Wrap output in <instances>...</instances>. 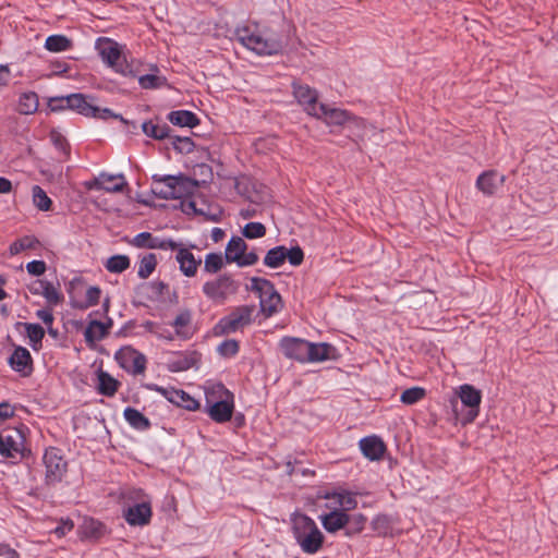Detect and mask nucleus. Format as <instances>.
I'll return each instance as SVG.
<instances>
[{
	"label": "nucleus",
	"instance_id": "obj_1",
	"mask_svg": "<svg viewBox=\"0 0 558 558\" xmlns=\"http://www.w3.org/2000/svg\"><path fill=\"white\" fill-rule=\"evenodd\" d=\"M283 47L282 36L272 28L251 21L246 24V49L258 56H274Z\"/></svg>",
	"mask_w": 558,
	"mask_h": 558
},
{
	"label": "nucleus",
	"instance_id": "obj_2",
	"mask_svg": "<svg viewBox=\"0 0 558 558\" xmlns=\"http://www.w3.org/2000/svg\"><path fill=\"white\" fill-rule=\"evenodd\" d=\"M291 531L304 554L315 555L323 548L325 536L311 517L301 513L293 515Z\"/></svg>",
	"mask_w": 558,
	"mask_h": 558
},
{
	"label": "nucleus",
	"instance_id": "obj_3",
	"mask_svg": "<svg viewBox=\"0 0 558 558\" xmlns=\"http://www.w3.org/2000/svg\"><path fill=\"white\" fill-rule=\"evenodd\" d=\"M251 281V288H246V302L250 301V304H246V319L252 315L253 308L256 306L255 302H258L265 316H271L278 312L281 298L272 283L262 278H252Z\"/></svg>",
	"mask_w": 558,
	"mask_h": 558
},
{
	"label": "nucleus",
	"instance_id": "obj_4",
	"mask_svg": "<svg viewBox=\"0 0 558 558\" xmlns=\"http://www.w3.org/2000/svg\"><path fill=\"white\" fill-rule=\"evenodd\" d=\"M27 428L5 427L0 430V456L12 463H16L31 454L26 440Z\"/></svg>",
	"mask_w": 558,
	"mask_h": 558
},
{
	"label": "nucleus",
	"instance_id": "obj_5",
	"mask_svg": "<svg viewBox=\"0 0 558 558\" xmlns=\"http://www.w3.org/2000/svg\"><path fill=\"white\" fill-rule=\"evenodd\" d=\"M195 180L183 175H153L151 191L163 199H177L189 196L197 189Z\"/></svg>",
	"mask_w": 558,
	"mask_h": 558
},
{
	"label": "nucleus",
	"instance_id": "obj_6",
	"mask_svg": "<svg viewBox=\"0 0 558 558\" xmlns=\"http://www.w3.org/2000/svg\"><path fill=\"white\" fill-rule=\"evenodd\" d=\"M97 49L107 65L123 75L131 73L121 48L116 41L109 38H100L97 43Z\"/></svg>",
	"mask_w": 558,
	"mask_h": 558
},
{
	"label": "nucleus",
	"instance_id": "obj_7",
	"mask_svg": "<svg viewBox=\"0 0 558 558\" xmlns=\"http://www.w3.org/2000/svg\"><path fill=\"white\" fill-rule=\"evenodd\" d=\"M239 284L228 276H221L214 280L205 282L203 286L204 294L216 303H223L231 295L235 294Z\"/></svg>",
	"mask_w": 558,
	"mask_h": 558
},
{
	"label": "nucleus",
	"instance_id": "obj_8",
	"mask_svg": "<svg viewBox=\"0 0 558 558\" xmlns=\"http://www.w3.org/2000/svg\"><path fill=\"white\" fill-rule=\"evenodd\" d=\"M44 463L48 484L59 483L66 473L68 463L58 448L51 447L45 451Z\"/></svg>",
	"mask_w": 558,
	"mask_h": 558
},
{
	"label": "nucleus",
	"instance_id": "obj_9",
	"mask_svg": "<svg viewBox=\"0 0 558 558\" xmlns=\"http://www.w3.org/2000/svg\"><path fill=\"white\" fill-rule=\"evenodd\" d=\"M114 359L124 371L133 375H142L146 369L145 355L132 347L121 348Z\"/></svg>",
	"mask_w": 558,
	"mask_h": 558
},
{
	"label": "nucleus",
	"instance_id": "obj_10",
	"mask_svg": "<svg viewBox=\"0 0 558 558\" xmlns=\"http://www.w3.org/2000/svg\"><path fill=\"white\" fill-rule=\"evenodd\" d=\"M87 190L106 191L108 193L123 192L128 187V182L123 174L99 173L98 177L85 182Z\"/></svg>",
	"mask_w": 558,
	"mask_h": 558
},
{
	"label": "nucleus",
	"instance_id": "obj_11",
	"mask_svg": "<svg viewBox=\"0 0 558 558\" xmlns=\"http://www.w3.org/2000/svg\"><path fill=\"white\" fill-rule=\"evenodd\" d=\"M292 88L296 101L310 116L315 117L319 109H324L323 104L318 102V93L315 88L301 83H293Z\"/></svg>",
	"mask_w": 558,
	"mask_h": 558
},
{
	"label": "nucleus",
	"instance_id": "obj_12",
	"mask_svg": "<svg viewBox=\"0 0 558 558\" xmlns=\"http://www.w3.org/2000/svg\"><path fill=\"white\" fill-rule=\"evenodd\" d=\"M457 392L462 404L469 409L463 418L464 423H472L480 413L482 393L478 389L469 384L461 385Z\"/></svg>",
	"mask_w": 558,
	"mask_h": 558
},
{
	"label": "nucleus",
	"instance_id": "obj_13",
	"mask_svg": "<svg viewBox=\"0 0 558 558\" xmlns=\"http://www.w3.org/2000/svg\"><path fill=\"white\" fill-rule=\"evenodd\" d=\"M308 345L310 341L294 337H283L279 342L282 354L300 363H307Z\"/></svg>",
	"mask_w": 558,
	"mask_h": 558
},
{
	"label": "nucleus",
	"instance_id": "obj_14",
	"mask_svg": "<svg viewBox=\"0 0 558 558\" xmlns=\"http://www.w3.org/2000/svg\"><path fill=\"white\" fill-rule=\"evenodd\" d=\"M132 246L137 248H148V250H177L179 243L170 240V239H161L153 235L150 232H141L136 234L129 242Z\"/></svg>",
	"mask_w": 558,
	"mask_h": 558
},
{
	"label": "nucleus",
	"instance_id": "obj_15",
	"mask_svg": "<svg viewBox=\"0 0 558 558\" xmlns=\"http://www.w3.org/2000/svg\"><path fill=\"white\" fill-rule=\"evenodd\" d=\"M325 499L329 501L327 508H336L344 513L357 507L356 494L345 489L326 493Z\"/></svg>",
	"mask_w": 558,
	"mask_h": 558
},
{
	"label": "nucleus",
	"instance_id": "obj_16",
	"mask_svg": "<svg viewBox=\"0 0 558 558\" xmlns=\"http://www.w3.org/2000/svg\"><path fill=\"white\" fill-rule=\"evenodd\" d=\"M323 107L324 109H319L315 118L323 119L327 125L341 126L354 119L348 110L330 107L326 104H323Z\"/></svg>",
	"mask_w": 558,
	"mask_h": 558
},
{
	"label": "nucleus",
	"instance_id": "obj_17",
	"mask_svg": "<svg viewBox=\"0 0 558 558\" xmlns=\"http://www.w3.org/2000/svg\"><path fill=\"white\" fill-rule=\"evenodd\" d=\"M359 447L365 458L371 461L380 460L386 452V445L380 437L376 435L367 436L359 441Z\"/></svg>",
	"mask_w": 558,
	"mask_h": 558
},
{
	"label": "nucleus",
	"instance_id": "obj_18",
	"mask_svg": "<svg viewBox=\"0 0 558 558\" xmlns=\"http://www.w3.org/2000/svg\"><path fill=\"white\" fill-rule=\"evenodd\" d=\"M505 175L495 170L484 171L476 180V187L485 195L492 196L504 185Z\"/></svg>",
	"mask_w": 558,
	"mask_h": 558
},
{
	"label": "nucleus",
	"instance_id": "obj_19",
	"mask_svg": "<svg viewBox=\"0 0 558 558\" xmlns=\"http://www.w3.org/2000/svg\"><path fill=\"white\" fill-rule=\"evenodd\" d=\"M124 519L130 525H145L151 518V508L148 502L136 504L124 511Z\"/></svg>",
	"mask_w": 558,
	"mask_h": 558
},
{
	"label": "nucleus",
	"instance_id": "obj_20",
	"mask_svg": "<svg viewBox=\"0 0 558 558\" xmlns=\"http://www.w3.org/2000/svg\"><path fill=\"white\" fill-rule=\"evenodd\" d=\"M332 510L329 513L322 514L319 517L323 527L328 533H336L342 529H344L349 521L350 515L340 511L336 508H331Z\"/></svg>",
	"mask_w": 558,
	"mask_h": 558
},
{
	"label": "nucleus",
	"instance_id": "obj_21",
	"mask_svg": "<svg viewBox=\"0 0 558 558\" xmlns=\"http://www.w3.org/2000/svg\"><path fill=\"white\" fill-rule=\"evenodd\" d=\"M78 533L82 539L98 541L106 533V526L98 520L93 518H85L78 527Z\"/></svg>",
	"mask_w": 558,
	"mask_h": 558
},
{
	"label": "nucleus",
	"instance_id": "obj_22",
	"mask_svg": "<svg viewBox=\"0 0 558 558\" xmlns=\"http://www.w3.org/2000/svg\"><path fill=\"white\" fill-rule=\"evenodd\" d=\"M206 409L214 421L222 423L231 418L233 407L227 399L216 400L211 398L209 404H206Z\"/></svg>",
	"mask_w": 558,
	"mask_h": 558
},
{
	"label": "nucleus",
	"instance_id": "obj_23",
	"mask_svg": "<svg viewBox=\"0 0 558 558\" xmlns=\"http://www.w3.org/2000/svg\"><path fill=\"white\" fill-rule=\"evenodd\" d=\"M9 363L14 371L20 372L23 375H28L32 372L31 353L23 347H19L13 351L9 359Z\"/></svg>",
	"mask_w": 558,
	"mask_h": 558
},
{
	"label": "nucleus",
	"instance_id": "obj_24",
	"mask_svg": "<svg viewBox=\"0 0 558 558\" xmlns=\"http://www.w3.org/2000/svg\"><path fill=\"white\" fill-rule=\"evenodd\" d=\"M336 357V349L333 345L320 342H310L308 345V360L307 363L324 362Z\"/></svg>",
	"mask_w": 558,
	"mask_h": 558
},
{
	"label": "nucleus",
	"instance_id": "obj_25",
	"mask_svg": "<svg viewBox=\"0 0 558 558\" xmlns=\"http://www.w3.org/2000/svg\"><path fill=\"white\" fill-rule=\"evenodd\" d=\"M177 250V260L180 265L181 271L187 277L194 276L201 260H196L194 255L187 248L180 247L179 245Z\"/></svg>",
	"mask_w": 558,
	"mask_h": 558
},
{
	"label": "nucleus",
	"instance_id": "obj_26",
	"mask_svg": "<svg viewBox=\"0 0 558 558\" xmlns=\"http://www.w3.org/2000/svg\"><path fill=\"white\" fill-rule=\"evenodd\" d=\"M227 263H236L239 266H244V243L240 236H233L225 253Z\"/></svg>",
	"mask_w": 558,
	"mask_h": 558
},
{
	"label": "nucleus",
	"instance_id": "obj_27",
	"mask_svg": "<svg viewBox=\"0 0 558 558\" xmlns=\"http://www.w3.org/2000/svg\"><path fill=\"white\" fill-rule=\"evenodd\" d=\"M110 327L111 322L105 324L98 320H92L84 331L85 341L89 345L95 344V342L100 341L107 336Z\"/></svg>",
	"mask_w": 558,
	"mask_h": 558
},
{
	"label": "nucleus",
	"instance_id": "obj_28",
	"mask_svg": "<svg viewBox=\"0 0 558 558\" xmlns=\"http://www.w3.org/2000/svg\"><path fill=\"white\" fill-rule=\"evenodd\" d=\"M172 326L178 337L183 339L190 338L193 335L191 311H181L174 318Z\"/></svg>",
	"mask_w": 558,
	"mask_h": 558
},
{
	"label": "nucleus",
	"instance_id": "obj_29",
	"mask_svg": "<svg viewBox=\"0 0 558 558\" xmlns=\"http://www.w3.org/2000/svg\"><path fill=\"white\" fill-rule=\"evenodd\" d=\"M97 389L99 393L112 397L118 391L120 383L107 372L99 369L97 373Z\"/></svg>",
	"mask_w": 558,
	"mask_h": 558
},
{
	"label": "nucleus",
	"instance_id": "obj_30",
	"mask_svg": "<svg viewBox=\"0 0 558 558\" xmlns=\"http://www.w3.org/2000/svg\"><path fill=\"white\" fill-rule=\"evenodd\" d=\"M69 104V109L76 110L78 113L89 117L90 114H95L96 106L88 102L84 95L82 94H71L69 95V99L66 100Z\"/></svg>",
	"mask_w": 558,
	"mask_h": 558
},
{
	"label": "nucleus",
	"instance_id": "obj_31",
	"mask_svg": "<svg viewBox=\"0 0 558 558\" xmlns=\"http://www.w3.org/2000/svg\"><path fill=\"white\" fill-rule=\"evenodd\" d=\"M269 198V189L262 184L253 182L250 186L246 184V201L254 205H260Z\"/></svg>",
	"mask_w": 558,
	"mask_h": 558
},
{
	"label": "nucleus",
	"instance_id": "obj_32",
	"mask_svg": "<svg viewBox=\"0 0 558 558\" xmlns=\"http://www.w3.org/2000/svg\"><path fill=\"white\" fill-rule=\"evenodd\" d=\"M168 120L174 125L189 128H194L199 122L197 117L187 110L172 111L169 113Z\"/></svg>",
	"mask_w": 558,
	"mask_h": 558
},
{
	"label": "nucleus",
	"instance_id": "obj_33",
	"mask_svg": "<svg viewBox=\"0 0 558 558\" xmlns=\"http://www.w3.org/2000/svg\"><path fill=\"white\" fill-rule=\"evenodd\" d=\"M38 96L36 93H24L20 96L17 110L22 114H32L38 109Z\"/></svg>",
	"mask_w": 558,
	"mask_h": 558
},
{
	"label": "nucleus",
	"instance_id": "obj_34",
	"mask_svg": "<svg viewBox=\"0 0 558 558\" xmlns=\"http://www.w3.org/2000/svg\"><path fill=\"white\" fill-rule=\"evenodd\" d=\"M142 130L145 135L155 140H163L169 136V126L167 124L156 123L153 120L144 122Z\"/></svg>",
	"mask_w": 558,
	"mask_h": 558
},
{
	"label": "nucleus",
	"instance_id": "obj_35",
	"mask_svg": "<svg viewBox=\"0 0 558 558\" xmlns=\"http://www.w3.org/2000/svg\"><path fill=\"white\" fill-rule=\"evenodd\" d=\"M36 286H38L41 289V295L50 304L57 305L62 301V294L51 282L45 280H37Z\"/></svg>",
	"mask_w": 558,
	"mask_h": 558
},
{
	"label": "nucleus",
	"instance_id": "obj_36",
	"mask_svg": "<svg viewBox=\"0 0 558 558\" xmlns=\"http://www.w3.org/2000/svg\"><path fill=\"white\" fill-rule=\"evenodd\" d=\"M124 417L131 426L137 429H146L150 425L148 418L134 408H126Z\"/></svg>",
	"mask_w": 558,
	"mask_h": 558
},
{
	"label": "nucleus",
	"instance_id": "obj_37",
	"mask_svg": "<svg viewBox=\"0 0 558 558\" xmlns=\"http://www.w3.org/2000/svg\"><path fill=\"white\" fill-rule=\"evenodd\" d=\"M131 260L126 255H113L105 264L106 269L112 274H120L130 267Z\"/></svg>",
	"mask_w": 558,
	"mask_h": 558
},
{
	"label": "nucleus",
	"instance_id": "obj_38",
	"mask_svg": "<svg viewBox=\"0 0 558 558\" xmlns=\"http://www.w3.org/2000/svg\"><path fill=\"white\" fill-rule=\"evenodd\" d=\"M157 257L155 254L149 253L144 255L138 263L137 275L141 279H147L156 269Z\"/></svg>",
	"mask_w": 558,
	"mask_h": 558
},
{
	"label": "nucleus",
	"instance_id": "obj_39",
	"mask_svg": "<svg viewBox=\"0 0 558 558\" xmlns=\"http://www.w3.org/2000/svg\"><path fill=\"white\" fill-rule=\"evenodd\" d=\"M286 262V247L276 246L268 251L264 264L270 268H278Z\"/></svg>",
	"mask_w": 558,
	"mask_h": 558
},
{
	"label": "nucleus",
	"instance_id": "obj_40",
	"mask_svg": "<svg viewBox=\"0 0 558 558\" xmlns=\"http://www.w3.org/2000/svg\"><path fill=\"white\" fill-rule=\"evenodd\" d=\"M71 47V40L63 35H51L46 39L45 48L51 52L65 51Z\"/></svg>",
	"mask_w": 558,
	"mask_h": 558
},
{
	"label": "nucleus",
	"instance_id": "obj_41",
	"mask_svg": "<svg viewBox=\"0 0 558 558\" xmlns=\"http://www.w3.org/2000/svg\"><path fill=\"white\" fill-rule=\"evenodd\" d=\"M426 396V390L422 387H412V388H409V389H405L401 396H400V401L403 403V404H407V405H412V404H415L417 402H420L421 400H423Z\"/></svg>",
	"mask_w": 558,
	"mask_h": 558
},
{
	"label": "nucleus",
	"instance_id": "obj_42",
	"mask_svg": "<svg viewBox=\"0 0 558 558\" xmlns=\"http://www.w3.org/2000/svg\"><path fill=\"white\" fill-rule=\"evenodd\" d=\"M33 202L34 205L43 211H48L51 209L52 202L47 195V193L39 186H33Z\"/></svg>",
	"mask_w": 558,
	"mask_h": 558
},
{
	"label": "nucleus",
	"instance_id": "obj_43",
	"mask_svg": "<svg viewBox=\"0 0 558 558\" xmlns=\"http://www.w3.org/2000/svg\"><path fill=\"white\" fill-rule=\"evenodd\" d=\"M37 244H38V240L36 238L26 235V236H23L16 241H14L10 245L9 252L11 255H17L19 253H21L25 250L35 248Z\"/></svg>",
	"mask_w": 558,
	"mask_h": 558
},
{
	"label": "nucleus",
	"instance_id": "obj_44",
	"mask_svg": "<svg viewBox=\"0 0 558 558\" xmlns=\"http://www.w3.org/2000/svg\"><path fill=\"white\" fill-rule=\"evenodd\" d=\"M198 361L196 353L184 354L170 364L172 372H182L193 367Z\"/></svg>",
	"mask_w": 558,
	"mask_h": 558
},
{
	"label": "nucleus",
	"instance_id": "obj_45",
	"mask_svg": "<svg viewBox=\"0 0 558 558\" xmlns=\"http://www.w3.org/2000/svg\"><path fill=\"white\" fill-rule=\"evenodd\" d=\"M229 396V391L221 384H211L206 386L205 388V402L209 404V400H223Z\"/></svg>",
	"mask_w": 558,
	"mask_h": 558
},
{
	"label": "nucleus",
	"instance_id": "obj_46",
	"mask_svg": "<svg viewBox=\"0 0 558 558\" xmlns=\"http://www.w3.org/2000/svg\"><path fill=\"white\" fill-rule=\"evenodd\" d=\"M243 314L234 313L223 319H221L219 326L221 327L223 332H232L239 329L243 324Z\"/></svg>",
	"mask_w": 558,
	"mask_h": 558
},
{
	"label": "nucleus",
	"instance_id": "obj_47",
	"mask_svg": "<svg viewBox=\"0 0 558 558\" xmlns=\"http://www.w3.org/2000/svg\"><path fill=\"white\" fill-rule=\"evenodd\" d=\"M150 389L159 392L162 397H165L169 402L178 405L180 403L181 398L183 396V390L174 389L172 387L163 388L157 385H153L149 387Z\"/></svg>",
	"mask_w": 558,
	"mask_h": 558
},
{
	"label": "nucleus",
	"instance_id": "obj_48",
	"mask_svg": "<svg viewBox=\"0 0 558 558\" xmlns=\"http://www.w3.org/2000/svg\"><path fill=\"white\" fill-rule=\"evenodd\" d=\"M223 256L218 253H209L205 257L204 269L209 274L218 272L223 266Z\"/></svg>",
	"mask_w": 558,
	"mask_h": 558
},
{
	"label": "nucleus",
	"instance_id": "obj_49",
	"mask_svg": "<svg viewBox=\"0 0 558 558\" xmlns=\"http://www.w3.org/2000/svg\"><path fill=\"white\" fill-rule=\"evenodd\" d=\"M138 83L142 88L153 89L165 85L166 78L156 74H146L138 77Z\"/></svg>",
	"mask_w": 558,
	"mask_h": 558
},
{
	"label": "nucleus",
	"instance_id": "obj_50",
	"mask_svg": "<svg viewBox=\"0 0 558 558\" xmlns=\"http://www.w3.org/2000/svg\"><path fill=\"white\" fill-rule=\"evenodd\" d=\"M50 141L54 147L60 150L65 157H69L70 147L65 137L58 131L50 132Z\"/></svg>",
	"mask_w": 558,
	"mask_h": 558
},
{
	"label": "nucleus",
	"instance_id": "obj_51",
	"mask_svg": "<svg viewBox=\"0 0 558 558\" xmlns=\"http://www.w3.org/2000/svg\"><path fill=\"white\" fill-rule=\"evenodd\" d=\"M266 234V227L262 222H246V240L259 239Z\"/></svg>",
	"mask_w": 558,
	"mask_h": 558
},
{
	"label": "nucleus",
	"instance_id": "obj_52",
	"mask_svg": "<svg viewBox=\"0 0 558 558\" xmlns=\"http://www.w3.org/2000/svg\"><path fill=\"white\" fill-rule=\"evenodd\" d=\"M27 337L34 343H38L45 336L44 328L38 324H25Z\"/></svg>",
	"mask_w": 558,
	"mask_h": 558
},
{
	"label": "nucleus",
	"instance_id": "obj_53",
	"mask_svg": "<svg viewBox=\"0 0 558 558\" xmlns=\"http://www.w3.org/2000/svg\"><path fill=\"white\" fill-rule=\"evenodd\" d=\"M240 343L235 340H226L218 347V352L225 357H229L238 353Z\"/></svg>",
	"mask_w": 558,
	"mask_h": 558
},
{
	"label": "nucleus",
	"instance_id": "obj_54",
	"mask_svg": "<svg viewBox=\"0 0 558 558\" xmlns=\"http://www.w3.org/2000/svg\"><path fill=\"white\" fill-rule=\"evenodd\" d=\"M286 259L293 266H299L304 259L303 251L299 247L287 248L286 247Z\"/></svg>",
	"mask_w": 558,
	"mask_h": 558
},
{
	"label": "nucleus",
	"instance_id": "obj_55",
	"mask_svg": "<svg viewBox=\"0 0 558 558\" xmlns=\"http://www.w3.org/2000/svg\"><path fill=\"white\" fill-rule=\"evenodd\" d=\"M100 289L98 287H89L86 291L85 307L96 305L100 299Z\"/></svg>",
	"mask_w": 558,
	"mask_h": 558
},
{
	"label": "nucleus",
	"instance_id": "obj_56",
	"mask_svg": "<svg viewBox=\"0 0 558 558\" xmlns=\"http://www.w3.org/2000/svg\"><path fill=\"white\" fill-rule=\"evenodd\" d=\"M69 99V96H62V97H53L50 98L48 101V107L51 111H61L64 109H69V104L66 100Z\"/></svg>",
	"mask_w": 558,
	"mask_h": 558
},
{
	"label": "nucleus",
	"instance_id": "obj_57",
	"mask_svg": "<svg viewBox=\"0 0 558 558\" xmlns=\"http://www.w3.org/2000/svg\"><path fill=\"white\" fill-rule=\"evenodd\" d=\"M26 270L33 276H40L46 271V264L44 260H33L26 265Z\"/></svg>",
	"mask_w": 558,
	"mask_h": 558
},
{
	"label": "nucleus",
	"instance_id": "obj_58",
	"mask_svg": "<svg viewBox=\"0 0 558 558\" xmlns=\"http://www.w3.org/2000/svg\"><path fill=\"white\" fill-rule=\"evenodd\" d=\"M89 117L99 118V119H104V120H108L110 118H113V119H120L121 121L125 122L124 119L120 114L113 113L108 108L101 109L99 107H96L95 114H90Z\"/></svg>",
	"mask_w": 558,
	"mask_h": 558
},
{
	"label": "nucleus",
	"instance_id": "obj_59",
	"mask_svg": "<svg viewBox=\"0 0 558 558\" xmlns=\"http://www.w3.org/2000/svg\"><path fill=\"white\" fill-rule=\"evenodd\" d=\"M178 407L184 408L190 411H194L198 408V402L190 395H187L185 391H183V396L181 398L180 403H178Z\"/></svg>",
	"mask_w": 558,
	"mask_h": 558
},
{
	"label": "nucleus",
	"instance_id": "obj_60",
	"mask_svg": "<svg viewBox=\"0 0 558 558\" xmlns=\"http://www.w3.org/2000/svg\"><path fill=\"white\" fill-rule=\"evenodd\" d=\"M14 415V408L8 403H0V424Z\"/></svg>",
	"mask_w": 558,
	"mask_h": 558
},
{
	"label": "nucleus",
	"instance_id": "obj_61",
	"mask_svg": "<svg viewBox=\"0 0 558 558\" xmlns=\"http://www.w3.org/2000/svg\"><path fill=\"white\" fill-rule=\"evenodd\" d=\"M74 527V524L72 521L68 520V521H63L59 526H57L54 529V534L58 535L59 537H62L64 536L66 533H69L70 531H72V529Z\"/></svg>",
	"mask_w": 558,
	"mask_h": 558
},
{
	"label": "nucleus",
	"instance_id": "obj_62",
	"mask_svg": "<svg viewBox=\"0 0 558 558\" xmlns=\"http://www.w3.org/2000/svg\"><path fill=\"white\" fill-rule=\"evenodd\" d=\"M0 557H2V558H20V555L15 549L11 548L9 545L0 543Z\"/></svg>",
	"mask_w": 558,
	"mask_h": 558
},
{
	"label": "nucleus",
	"instance_id": "obj_63",
	"mask_svg": "<svg viewBox=\"0 0 558 558\" xmlns=\"http://www.w3.org/2000/svg\"><path fill=\"white\" fill-rule=\"evenodd\" d=\"M36 315L47 326H50L53 323V315L49 310H39Z\"/></svg>",
	"mask_w": 558,
	"mask_h": 558
},
{
	"label": "nucleus",
	"instance_id": "obj_64",
	"mask_svg": "<svg viewBox=\"0 0 558 558\" xmlns=\"http://www.w3.org/2000/svg\"><path fill=\"white\" fill-rule=\"evenodd\" d=\"M10 81V69L8 65H0V88L8 85Z\"/></svg>",
	"mask_w": 558,
	"mask_h": 558
}]
</instances>
